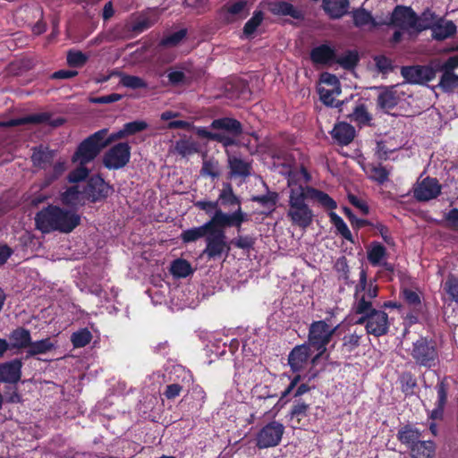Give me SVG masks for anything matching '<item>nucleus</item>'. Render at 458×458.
I'll list each match as a JSON object with an SVG mask.
<instances>
[{
	"mask_svg": "<svg viewBox=\"0 0 458 458\" xmlns=\"http://www.w3.org/2000/svg\"><path fill=\"white\" fill-rule=\"evenodd\" d=\"M249 13L250 10L246 0H237L227 3L220 9L221 19L226 24L245 19Z\"/></svg>",
	"mask_w": 458,
	"mask_h": 458,
	"instance_id": "nucleus-15",
	"label": "nucleus"
},
{
	"mask_svg": "<svg viewBox=\"0 0 458 458\" xmlns=\"http://www.w3.org/2000/svg\"><path fill=\"white\" fill-rule=\"evenodd\" d=\"M67 64L71 67L80 68L82 67L88 61L89 57L86 54L80 50H69L67 52Z\"/></svg>",
	"mask_w": 458,
	"mask_h": 458,
	"instance_id": "nucleus-57",
	"label": "nucleus"
},
{
	"mask_svg": "<svg viewBox=\"0 0 458 458\" xmlns=\"http://www.w3.org/2000/svg\"><path fill=\"white\" fill-rule=\"evenodd\" d=\"M410 355L414 363L436 374V369L440 365V350L435 339L420 336L412 343Z\"/></svg>",
	"mask_w": 458,
	"mask_h": 458,
	"instance_id": "nucleus-5",
	"label": "nucleus"
},
{
	"mask_svg": "<svg viewBox=\"0 0 458 458\" xmlns=\"http://www.w3.org/2000/svg\"><path fill=\"white\" fill-rule=\"evenodd\" d=\"M267 190V193L265 195H255L251 197V201L259 203L263 207H267L271 210H274L278 201V193L276 191H270L268 186L264 183Z\"/></svg>",
	"mask_w": 458,
	"mask_h": 458,
	"instance_id": "nucleus-49",
	"label": "nucleus"
},
{
	"mask_svg": "<svg viewBox=\"0 0 458 458\" xmlns=\"http://www.w3.org/2000/svg\"><path fill=\"white\" fill-rule=\"evenodd\" d=\"M105 131H98L84 139L76 148L72 156V162L80 165H88L105 148L102 143Z\"/></svg>",
	"mask_w": 458,
	"mask_h": 458,
	"instance_id": "nucleus-7",
	"label": "nucleus"
},
{
	"mask_svg": "<svg viewBox=\"0 0 458 458\" xmlns=\"http://www.w3.org/2000/svg\"><path fill=\"white\" fill-rule=\"evenodd\" d=\"M174 151L182 157L191 156L199 151V145L191 139H180L174 144Z\"/></svg>",
	"mask_w": 458,
	"mask_h": 458,
	"instance_id": "nucleus-39",
	"label": "nucleus"
},
{
	"mask_svg": "<svg viewBox=\"0 0 458 458\" xmlns=\"http://www.w3.org/2000/svg\"><path fill=\"white\" fill-rule=\"evenodd\" d=\"M351 122L355 123L359 127L369 126L372 121V115L368 111L364 103H359L351 114L347 115Z\"/></svg>",
	"mask_w": 458,
	"mask_h": 458,
	"instance_id": "nucleus-32",
	"label": "nucleus"
},
{
	"mask_svg": "<svg viewBox=\"0 0 458 458\" xmlns=\"http://www.w3.org/2000/svg\"><path fill=\"white\" fill-rule=\"evenodd\" d=\"M443 291L451 301L458 303V276L449 274L443 284Z\"/></svg>",
	"mask_w": 458,
	"mask_h": 458,
	"instance_id": "nucleus-50",
	"label": "nucleus"
},
{
	"mask_svg": "<svg viewBox=\"0 0 458 458\" xmlns=\"http://www.w3.org/2000/svg\"><path fill=\"white\" fill-rule=\"evenodd\" d=\"M37 229L43 233L58 231L69 233L81 224V216L55 205H48L35 216Z\"/></svg>",
	"mask_w": 458,
	"mask_h": 458,
	"instance_id": "nucleus-2",
	"label": "nucleus"
},
{
	"mask_svg": "<svg viewBox=\"0 0 458 458\" xmlns=\"http://www.w3.org/2000/svg\"><path fill=\"white\" fill-rule=\"evenodd\" d=\"M349 0H323L324 12L333 20H338L348 13Z\"/></svg>",
	"mask_w": 458,
	"mask_h": 458,
	"instance_id": "nucleus-27",
	"label": "nucleus"
},
{
	"mask_svg": "<svg viewBox=\"0 0 458 458\" xmlns=\"http://www.w3.org/2000/svg\"><path fill=\"white\" fill-rule=\"evenodd\" d=\"M442 191V185L434 177L427 176L418 182L413 188V197L420 202L437 199Z\"/></svg>",
	"mask_w": 458,
	"mask_h": 458,
	"instance_id": "nucleus-14",
	"label": "nucleus"
},
{
	"mask_svg": "<svg viewBox=\"0 0 458 458\" xmlns=\"http://www.w3.org/2000/svg\"><path fill=\"white\" fill-rule=\"evenodd\" d=\"M375 282L376 280H370L368 283L367 271L363 268L360 270V280L355 286V302H358L360 298H364L367 301L372 302V300L377 297L378 286Z\"/></svg>",
	"mask_w": 458,
	"mask_h": 458,
	"instance_id": "nucleus-17",
	"label": "nucleus"
},
{
	"mask_svg": "<svg viewBox=\"0 0 458 458\" xmlns=\"http://www.w3.org/2000/svg\"><path fill=\"white\" fill-rule=\"evenodd\" d=\"M157 21V15L142 13L131 21L129 30L135 34H140L151 28Z\"/></svg>",
	"mask_w": 458,
	"mask_h": 458,
	"instance_id": "nucleus-35",
	"label": "nucleus"
},
{
	"mask_svg": "<svg viewBox=\"0 0 458 458\" xmlns=\"http://www.w3.org/2000/svg\"><path fill=\"white\" fill-rule=\"evenodd\" d=\"M255 242L256 239L251 235H238V237L231 240L230 245L241 250H250L253 249Z\"/></svg>",
	"mask_w": 458,
	"mask_h": 458,
	"instance_id": "nucleus-59",
	"label": "nucleus"
},
{
	"mask_svg": "<svg viewBox=\"0 0 458 458\" xmlns=\"http://www.w3.org/2000/svg\"><path fill=\"white\" fill-rule=\"evenodd\" d=\"M228 167H229V177L233 178H242L245 181L246 178L250 176L252 166L251 164L246 162L241 157H231L228 159Z\"/></svg>",
	"mask_w": 458,
	"mask_h": 458,
	"instance_id": "nucleus-26",
	"label": "nucleus"
},
{
	"mask_svg": "<svg viewBox=\"0 0 458 458\" xmlns=\"http://www.w3.org/2000/svg\"><path fill=\"white\" fill-rule=\"evenodd\" d=\"M417 13L411 6L398 4L390 15L389 21L382 22L383 25L393 26L400 30H415Z\"/></svg>",
	"mask_w": 458,
	"mask_h": 458,
	"instance_id": "nucleus-11",
	"label": "nucleus"
},
{
	"mask_svg": "<svg viewBox=\"0 0 458 458\" xmlns=\"http://www.w3.org/2000/svg\"><path fill=\"white\" fill-rule=\"evenodd\" d=\"M401 75L411 84H422L430 81L435 72L432 68L422 65L403 66Z\"/></svg>",
	"mask_w": 458,
	"mask_h": 458,
	"instance_id": "nucleus-16",
	"label": "nucleus"
},
{
	"mask_svg": "<svg viewBox=\"0 0 458 458\" xmlns=\"http://www.w3.org/2000/svg\"><path fill=\"white\" fill-rule=\"evenodd\" d=\"M65 123V119L63 117L52 118V114L48 112L31 114L23 117L13 118L6 122L2 123L4 127H16L24 124H42L46 123L53 128L62 126Z\"/></svg>",
	"mask_w": 458,
	"mask_h": 458,
	"instance_id": "nucleus-13",
	"label": "nucleus"
},
{
	"mask_svg": "<svg viewBox=\"0 0 458 458\" xmlns=\"http://www.w3.org/2000/svg\"><path fill=\"white\" fill-rule=\"evenodd\" d=\"M399 98L395 91L386 89L377 97V106L384 110H391L398 104Z\"/></svg>",
	"mask_w": 458,
	"mask_h": 458,
	"instance_id": "nucleus-42",
	"label": "nucleus"
},
{
	"mask_svg": "<svg viewBox=\"0 0 458 458\" xmlns=\"http://www.w3.org/2000/svg\"><path fill=\"white\" fill-rule=\"evenodd\" d=\"M354 313L360 315L355 324L364 325L368 335L376 337L386 335L389 332L388 315L380 310L373 307L372 302L360 298L353 305Z\"/></svg>",
	"mask_w": 458,
	"mask_h": 458,
	"instance_id": "nucleus-4",
	"label": "nucleus"
},
{
	"mask_svg": "<svg viewBox=\"0 0 458 458\" xmlns=\"http://www.w3.org/2000/svg\"><path fill=\"white\" fill-rule=\"evenodd\" d=\"M131 148L128 142H118L110 147L102 157V164L108 170L125 167L131 160Z\"/></svg>",
	"mask_w": 458,
	"mask_h": 458,
	"instance_id": "nucleus-10",
	"label": "nucleus"
},
{
	"mask_svg": "<svg viewBox=\"0 0 458 458\" xmlns=\"http://www.w3.org/2000/svg\"><path fill=\"white\" fill-rule=\"evenodd\" d=\"M386 256V249L378 242H372L368 250L367 258L372 266H377Z\"/></svg>",
	"mask_w": 458,
	"mask_h": 458,
	"instance_id": "nucleus-46",
	"label": "nucleus"
},
{
	"mask_svg": "<svg viewBox=\"0 0 458 458\" xmlns=\"http://www.w3.org/2000/svg\"><path fill=\"white\" fill-rule=\"evenodd\" d=\"M284 433V426L277 420H272L257 432L255 445L259 450L276 447L280 445Z\"/></svg>",
	"mask_w": 458,
	"mask_h": 458,
	"instance_id": "nucleus-9",
	"label": "nucleus"
},
{
	"mask_svg": "<svg viewBox=\"0 0 458 458\" xmlns=\"http://www.w3.org/2000/svg\"><path fill=\"white\" fill-rule=\"evenodd\" d=\"M329 218H330V222L335 227L337 233L339 234H341L343 236V238H344L346 241L353 243L354 242L353 236H352L350 229L348 228L347 225L344 221V219L333 211L329 213Z\"/></svg>",
	"mask_w": 458,
	"mask_h": 458,
	"instance_id": "nucleus-48",
	"label": "nucleus"
},
{
	"mask_svg": "<svg viewBox=\"0 0 458 458\" xmlns=\"http://www.w3.org/2000/svg\"><path fill=\"white\" fill-rule=\"evenodd\" d=\"M211 219L208 220L200 226L191 227L187 230H183L181 233V240L184 243L194 242L201 238L207 237L211 226Z\"/></svg>",
	"mask_w": 458,
	"mask_h": 458,
	"instance_id": "nucleus-30",
	"label": "nucleus"
},
{
	"mask_svg": "<svg viewBox=\"0 0 458 458\" xmlns=\"http://www.w3.org/2000/svg\"><path fill=\"white\" fill-rule=\"evenodd\" d=\"M431 31L432 38L443 41L454 37L456 34L457 27L453 21H445L443 18H439L436 21Z\"/></svg>",
	"mask_w": 458,
	"mask_h": 458,
	"instance_id": "nucleus-25",
	"label": "nucleus"
},
{
	"mask_svg": "<svg viewBox=\"0 0 458 458\" xmlns=\"http://www.w3.org/2000/svg\"><path fill=\"white\" fill-rule=\"evenodd\" d=\"M120 84L125 88L131 89H147L148 83L145 80L139 76L123 74L120 80Z\"/></svg>",
	"mask_w": 458,
	"mask_h": 458,
	"instance_id": "nucleus-56",
	"label": "nucleus"
},
{
	"mask_svg": "<svg viewBox=\"0 0 458 458\" xmlns=\"http://www.w3.org/2000/svg\"><path fill=\"white\" fill-rule=\"evenodd\" d=\"M187 36V29H180L179 30L165 35L159 45L164 47H174L178 46Z\"/></svg>",
	"mask_w": 458,
	"mask_h": 458,
	"instance_id": "nucleus-51",
	"label": "nucleus"
},
{
	"mask_svg": "<svg viewBox=\"0 0 458 458\" xmlns=\"http://www.w3.org/2000/svg\"><path fill=\"white\" fill-rule=\"evenodd\" d=\"M89 174V170L86 167V165H80L75 169L72 170L67 180L71 183H77L84 181Z\"/></svg>",
	"mask_w": 458,
	"mask_h": 458,
	"instance_id": "nucleus-62",
	"label": "nucleus"
},
{
	"mask_svg": "<svg viewBox=\"0 0 458 458\" xmlns=\"http://www.w3.org/2000/svg\"><path fill=\"white\" fill-rule=\"evenodd\" d=\"M30 160L33 167L44 170V177L39 182V189L44 190L59 180L67 169V163L64 159L54 162L55 150L40 144L32 148Z\"/></svg>",
	"mask_w": 458,
	"mask_h": 458,
	"instance_id": "nucleus-3",
	"label": "nucleus"
},
{
	"mask_svg": "<svg viewBox=\"0 0 458 458\" xmlns=\"http://www.w3.org/2000/svg\"><path fill=\"white\" fill-rule=\"evenodd\" d=\"M264 20V13L260 10H256L253 13L252 17L244 24L243 26V34L250 38L251 37L257 29L260 26Z\"/></svg>",
	"mask_w": 458,
	"mask_h": 458,
	"instance_id": "nucleus-52",
	"label": "nucleus"
},
{
	"mask_svg": "<svg viewBox=\"0 0 458 458\" xmlns=\"http://www.w3.org/2000/svg\"><path fill=\"white\" fill-rule=\"evenodd\" d=\"M412 458H431L435 454L436 445L431 440H419L411 448Z\"/></svg>",
	"mask_w": 458,
	"mask_h": 458,
	"instance_id": "nucleus-33",
	"label": "nucleus"
},
{
	"mask_svg": "<svg viewBox=\"0 0 458 458\" xmlns=\"http://www.w3.org/2000/svg\"><path fill=\"white\" fill-rule=\"evenodd\" d=\"M54 347L55 345L51 342L50 338H45L36 342L30 341V344L27 350L26 358L47 353L54 349Z\"/></svg>",
	"mask_w": 458,
	"mask_h": 458,
	"instance_id": "nucleus-43",
	"label": "nucleus"
},
{
	"mask_svg": "<svg viewBox=\"0 0 458 458\" xmlns=\"http://www.w3.org/2000/svg\"><path fill=\"white\" fill-rule=\"evenodd\" d=\"M361 334H358L356 331L352 334L346 335L343 337V347L349 352H353L360 346Z\"/></svg>",
	"mask_w": 458,
	"mask_h": 458,
	"instance_id": "nucleus-63",
	"label": "nucleus"
},
{
	"mask_svg": "<svg viewBox=\"0 0 458 458\" xmlns=\"http://www.w3.org/2000/svg\"><path fill=\"white\" fill-rule=\"evenodd\" d=\"M170 271L177 278H185L193 272L190 262L183 259H174L171 264Z\"/></svg>",
	"mask_w": 458,
	"mask_h": 458,
	"instance_id": "nucleus-45",
	"label": "nucleus"
},
{
	"mask_svg": "<svg viewBox=\"0 0 458 458\" xmlns=\"http://www.w3.org/2000/svg\"><path fill=\"white\" fill-rule=\"evenodd\" d=\"M360 61L358 52L355 50H347L344 55L338 56L336 55V60L335 64H339L345 70H352L355 68Z\"/></svg>",
	"mask_w": 458,
	"mask_h": 458,
	"instance_id": "nucleus-47",
	"label": "nucleus"
},
{
	"mask_svg": "<svg viewBox=\"0 0 458 458\" xmlns=\"http://www.w3.org/2000/svg\"><path fill=\"white\" fill-rule=\"evenodd\" d=\"M82 193L84 192L80 191V187L78 185L68 187L60 195L61 202L67 207H77L81 204Z\"/></svg>",
	"mask_w": 458,
	"mask_h": 458,
	"instance_id": "nucleus-41",
	"label": "nucleus"
},
{
	"mask_svg": "<svg viewBox=\"0 0 458 458\" xmlns=\"http://www.w3.org/2000/svg\"><path fill=\"white\" fill-rule=\"evenodd\" d=\"M218 203L224 207H235L242 206V200L234 192L233 186L230 182H224L223 188L218 195Z\"/></svg>",
	"mask_w": 458,
	"mask_h": 458,
	"instance_id": "nucleus-34",
	"label": "nucleus"
},
{
	"mask_svg": "<svg viewBox=\"0 0 458 458\" xmlns=\"http://www.w3.org/2000/svg\"><path fill=\"white\" fill-rule=\"evenodd\" d=\"M311 356V346L302 344L295 346L289 353L288 364L293 372L301 371Z\"/></svg>",
	"mask_w": 458,
	"mask_h": 458,
	"instance_id": "nucleus-18",
	"label": "nucleus"
},
{
	"mask_svg": "<svg viewBox=\"0 0 458 458\" xmlns=\"http://www.w3.org/2000/svg\"><path fill=\"white\" fill-rule=\"evenodd\" d=\"M306 199L318 201L323 208L333 210L337 204L327 193L312 186H298L290 190L289 209L287 216L292 223L301 228H307L313 221V211L305 202Z\"/></svg>",
	"mask_w": 458,
	"mask_h": 458,
	"instance_id": "nucleus-1",
	"label": "nucleus"
},
{
	"mask_svg": "<svg viewBox=\"0 0 458 458\" xmlns=\"http://www.w3.org/2000/svg\"><path fill=\"white\" fill-rule=\"evenodd\" d=\"M92 339V334L88 328H81L74 333L71 336V342L75 348H81L90 343Z\"/></svg>",
	"mask_w": 458,
	"mask_h": 458,
	"instance_id": "nucleus-54",
	"label": "nucleus"
},
{
	"mask_svg": "<svg viewBox=\"0 0 458 458\" xmlns=\"http://www.w3.org/2000/svg\"><path fill=\"white\" fill-rule=\"evenodd\" d=\"M22 361L13 359L0 364V382L15 384L21 377Z\"/></svg>",
	"mask_w": 458,
	"mask_h": 458,
	"instance_id": "nucleus-20",
	"label": "nucleus"
},
{
	"mask_svg": "<svg viewBox=\"0 0 458 458\" xmlns=\"http://www.w3.org/2000/svg\"><path fill=\"white\" fill-rule=\"evenodd\" d=\"M210 219L213 225L219 230L225 231L228 227H234L240 233L235 210L232 213H226L222 209H217Z\"/></svg>",
	"mask_w": 458,
	"mask_h": 458,
	"instance_id": "nucleus-28",
	"label": "nucleus"
},
{
	"mask_svg": "<svg viewBox=\"0 0 458 458\" xmlns=\"http://www.w3.org/2000/svg\"><path fill=\"white\" fill-rule=\"evenodd\" d=\"M391 170L387 169L386 166L378 164L377 165H372L370 166V179L377 182L378 184H384L389 180Z\"/></svg>",
	"mask_w": 458,
	"mask_h": 458,
	"instance_id": "nucleus-55",
	"label": "nucleus"
},
{
	"mask_svg": "<svg viewBox=\"0 0 458 458\" xmlns=\"http://www.w3.org/2000/svg\"><path fill=\"white\" fill-rule=\"evenodd\" d=\"M402 296L404 301L414 310H420L421 300L420 295L415 291L409 288H405L402 291Z\"/></svg>",
	"mask_w": 458,
	"mask_h": 458,
	"instance_id": "nucleus-60",
	"label": "nucleus"
},
{
	"mask_svg": "<svg viewBox=\"0 0 458 458\" xmlns=\"http://www.w3.org/2000/svg\"><path fill=\"white\" fill-rule=\"evenodd\" d=\"M437 19L435 12L430 8H426L420 15L417 14L415 30L421 32L426 30H431Z\"/></svg>",
	"mask_w": 458,
	"mask_h": 458,
	"instance_id": "nucleus-40",
	"label": "nucleus"
},
{
	"mask_svg": "<svg viewBox=\"0 0 458 458\" xmlns=\"http://www.w3.org/2000/svg\"><path fill=\"white\" fill-rule=\"evenodd\" d=\"M226 91L230 98H245L249 93L248 84L242 80H237L226 85Z\"/></svg>",
	"mask_w": 458,
	"mask_h": 458,
	"instance_id": "nucleus-53",
	"label": "nucleus"
},
{
	"mask_svg": "<svg viewBox=\"0 0 458 458\" xmlns=\"http://www.w3.org/2000/svg\"><path fill=\"white\" fill-rule=\"evenodd\" d=\"M113 191V186L100 174H94L87 181L83 192L90 202L96 203L106 199Z\"/></svg>",
	"mask_w": 458,
	"mask_h": 458,
	"instance_id": "nucleus-12",
	"label": "nucleus"
},
{
	"mask_svg": "<svg viewBox=\"0 0 458 458\" xmlns=\"http://www.w3.org/2000/svg\"><path fill=\"white\" fill-rule=\"evenodd\" d=\"M337 327H331L325 320L313 321L309 328V345L318 352L311 359L312 366H315L327 350V345L331 342Z\"/></svg>",
	"mask_w": 458,
	"mask_h": 458,
	"instance_id": "nucleus-6",
	"label": "nucleus"
},
{
	"mask_svg": "<svg viewBox=\"0 0 458 458\" xmlns=\"http://www.w3.org/2000/svg\"><path fill=\"white\" fill-rule=\"evenodd\" d=\"M321 101L327 106H340L344 101H337L335 103V97L337 96L335 89L321 88L318 89Z\"/></svg>",
	"mask_w": 458,
	"mask_h": 458,
	"instance_id": "nucleus-61",
	"label": "nucleus"
},
{
	"mask_svg": "<svg viewBox=\"0 0 458 458\" xmlns=\"http://www.w3.org/2000/svg\"><path fill=\"white\" fill-rule=\"evenodd\" d=\"M170 383L180 386L185 391H190V387L193 385L194 377L191 370L183 366H174L169 373Z\"/></svg>",
	"mask_w": 458,
	"mask_h": 458,
	"instance_id": "nucleus-23",
	"label": "nucleus"
},
{
	"mask_svg": "<svg viewBox=\"0 0 458 458\" xmlns=\"http://www.w3.org/2000/svg\"><path fill=\"white\" fill-rule=\"evenodd\" d=\"M397 438L403 445L411 448L421 438V433L416 428L405 425L398 430Z\"/></svg>",
	"mask_w": 458,
	"mask_h": 458,
	"instance_id": "nucleus-36",
	"label": "nucleus"
},
{
	"mask_svg": "<svg viewBox=\"0 0 458 458\" xmlns=\"http://www.w3.org/2000/svg\"><path fill=\"white\" fill-rule=\"evenodd\" d=\"M148 127V123L142 120H136L123 124L124 131L127 137L140 132L146 130Z\"/></svg>",
	"mask_w": 458,
	"mask_h": 458,
	"instance_id": "nucleus-64",
	"label": "nucleus"
},
{
	"mask_svg": "<svg viewBox=\"0 0 458 458\" xmlns=\"http://www.w3.org/2000/svg\"><path fill=\"white\" fill-rule=\"evenodd\" d=\"M330 134L338 145L347 146L355 137V129L352 125L341 122L335 124Z\"/></svg>",
	"mask_w": 458,
	"mask_h": 458,
	"instance_id": "nucleus-24",
	"label": "nucleus"
},
{
	"mask_svg": "<svg viewBox=\"0 0 458 458\" xmlns=\"http://www.w3.org/2000/svg\"><path fill=\"white\" fill-rule=\"evenodd\" d=\"M310 57L314 64L330 66L336 60V51L327 44H321L311 49Z\"/></svg>",
	"mask_w": 458,
	"mask_h": 458,
	"instance_id": "nucleus-21",
	"label": "nucleus"
},
{
	"mask_svg": "<svg viewBox=\"0 0 458 458\" xmlns=\"http://www.w3.org/2000/svg\"><path fill=\"white\" fill-rule=\"evenodd\" d=\"M300 378L301 377L298 375L291 381L288 386L281 392V397L278 401H282L290 394H293V397H298L310 391V387L307 384H301L297 386Z\"/></svg>",
	"mask_w": 458,
	"mask_h": 458,
	"instance_id": "nucleus-44",
	"label": "nucleus"
},
{
	"mask_svg": "<svg viewBox=\"0 0 458 458\" xmlns=\"http://www.w3.org/2000/svg\"><path fill=\"white\" fill-rule=\"evenodd\" d=\"M268 10L274 15L290 16L300 21L304 19V13L302 11L284 0L270 2L268 4Z\"/></svg>",
	"mask_w": 458,
	"mask_h": 458,
	"instance_id": "nucleus-22",
	"label": "nucleus"
},
{
	"mask_svg": "<svg viewBox=\"0 0 458 458\" xmlns=\"http://www.w3.org/2000/svg\"><path fill=\"white\" fill-rule=\"evenodd\" d=\"M197 134L199 137L207 139L208 140L216 141L218 143H221L225 148L231 147V146H233L236 144L235 140H233L232 137L228 136L225 133H221L219 131H217V132L209 131L205 127H199L197 129Z\"/></svg>",
	"mask_w": 458,
	"mask_h": 458,
	"instance_id": "nucleus-37",
	"label": "nucleus"
},
{
	"mask_svg": "<svg viewBox=\"0 0 458 458\" xmlns=\"http://www.w3.org/2000/svg\"><path fill=\"white\" fill-rule=\"evenodd\" d=\"M398 382L405 397H411L416 394V390L418 389L417 379L411 371L402 372L398 377Z\"/></svg>",
	"mask_w": 458,
	"mask_h": 458,
	"instance_id": "nucleus-38",
	"label": "nucleus"
},
{
	"mask_svg": "<svg viewBox=\"0 0 458 458\" xmlns=\"http://www.w3.org/2000/svg\"><path fill=\"white\" fill-rule=\"evenodd\" d=\"M10 349H24L30 344L31 335L30 330L19 327L13 329L9 335Z\"/></svg>",
	"mask_w": 458,
	"mask_h": 458,
	"instance_id": "nucleus-31",
	"label": "nucleus"
},
{
	"mask_svg": "<svg viewBox=\"0 0 458 458\" xmlns=\"http://www.w3.org/2000/svg\"><path fill=\"white\" fill-rule=\"evenodd\" d=\"M354 27L361 29L366 26L370 28H378L383 25L382 22H377L373 17L371 12L363 7L353 9L351 13Z\"/></svg>",
	"mask_w": 458,
	"mask_h": 458,
	"instance_id": "nucleus-29",
	"label": "nucleus"
},
{
	"mask_svg": "<svg viewBox=\"0 0 458 458\" xmlns=\"http://www.w3.org/2000/svg\"><path fill=\"white\" fill-rule=\"evenodd\" d=\"M209 127L212 130L223 131L222 133L232 137L233 140L234 138L241 136L243 132L242 123L232 117H221L214 119L211 122Z\"/></svg>",
	"mask_w": 458,
	"mask_h": 458,
	"instance_id": "nucleus-19",
	"label": "nucleus"
},
{
	"mask_svg": "<svg viewBox=\"0 0 458 458\" xmlns=\"http://www.w3.org/2000/svg\"><path fill=\"white\" fill-rule=\"evenodd\" d=\"M205 243L206 246L202 254L209 260L219 259L223 254L227 256L231 250L230 242H227L225 231L219 230L213 225L205 239Z\"/></svg>",
	"mask_w": 458,
	"mask_h": 458,
	"instance_id": "nucleus-8",
	"label": "nucleus"
},
{
	"mask_svg": "<svg viewBox=\"0 0 458 458\" xmlns=\"http://www.w3.org/2000/svg\"><path fill=\"white\" fill-rule=\"evenodd\" d=\"M439 86L445 91H450L458 87V76L454 74V72L451 71H444Z\"/></svg>",
	"mask_w": 458,
	"mask_h": 458,
	"instance_id": "nucleus-58",
	"label": "nucleus"
}]
</instances>
